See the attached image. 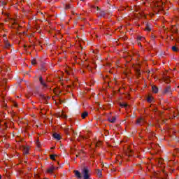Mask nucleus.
<instances>
[{
    "label": "nucleus",
    "mask_w": 179,
    "mask_h": 179,
    "mask_svg": "<svg viewBox=\"0 0 179 179\" xmlns=\"http://www.w3.org/2000/svg\"><path fill=\"white\" fill-rule=\"evenodd\" d=\"M74 173L77 178H82L83 176V179H90V169H89L88 166H84L81 173L79 171H74Z\"/></svg>",
    "instance_id": "obj_1"
},
{
    "label": "nucleus",
    "mask_w": 179,
    "mask_h": 179,
    "mask_svg": "<svg viewBox=\"0 0 179 179\" xmlns=\"http://www.w3.org/2000/svg\"><path fill=\"white\" fill-rule=\"evenodd\" d=\"M164 94H171V86L168 85L163 91Z\"/></svg>",
    "instance_id": "obj_2"
},
{
    "label": "nucleus",
    "mask_w": 179,
    "mask_h": 179,
    "mask_svg": "<svg viewBox=\"0 0 179 179\" xmlns=\"http://www.w3.org/2000/svg\"><path fill=\"white\" fill-rule=\"evenodd\" d=\"M136 124H137V125L142 126V125H143V124H145V120H143V119H142V118H140L136 120Z\"/></svg>",
    "instance_id": "obj_3"
},
{
    "label": "nucleus",
    "mask_w": 179,
    "mask_h": 179,
    "mask_svg": "<svg viewBox=\"0 0 179 179\" xmlns=\"http://www.w3.org/2000/svg\"><path fill=\"white\" fill-rule=\"evenodd\" d=\"M52 136L57 141H61V135L58 134L57 133H54Z\"/></svg>",
    "instance_id": "obj_4"
},
{
    "label": "nucleus",
    "mask_w": 179,
    "mask_h": 179,
    "mask_svg": "<svg viewBox=\"0 0 179 179\" xmlns=\"http://www.w3.org/2000/svg\"><path fill=\"white\" fill-rule=\"evenodd\" d=\"M40 70L43 72H45L47 71V68H45V64H41L40 66Z\"/></svg>",
    "instance_id": "obj_5"
},
{
    "label": "nucleus",
    "mask_w": 179,
    "mask_h": 179,
    "mask_svg": "<svg viewBox=\"0 0 179 179\" xmlns=\"http://www.w3.org/2000/svg\"><path fill=\"white\" fill-rule=\"evenodd\" d=\"M106 14H107V12H106L104 10H99V16H100V17H104Z\"/></svg>",
    "instance_id": "obj_6"
},
{
    "label": "nucleus",
    "mask_w": 179,
    "mask_h": 179,
    "mask_svg": "<svg viewBox=\"0 0 179 179\" xmlns=\"http://www.w3.org/2000/svg\"><path fill=\"white\" fill-rule=\"evenodd\" d=\"M116 120H117V118L115 117H113L112 119H111V117L108 118V121L109 122H111L112 124H114V122H115Z\"/></svg>",
    "instance_id": "obj_7"
},
{
    "label": "nucleus",
    "mask_w": 179,
    "mask_h": 179,
    "mask_svg": "<svg viewBox=\"0 0 179 179\" xmlns=\"http://www.w3.org/2000/svg\"><path fill=\"white\" fill-rule=\"evenodd\" d=\"M152 92L153 93H158L159 92V88L157 87H156L155 85L152 87Z\"/></svg>",
    "instance_id": "obj_8"
},
{
    "label": "nucleus",
    "mask_w": 179,
    "mask_h": 179,
    "mask_svg": "<svg viewBox=\"0 0 179 179\" xmlns=\"http://www.w3.org/2000/svg\"><path fill=\"white\" fill-rule=\"evenodd\" d=\"M87 115H89V113H87L86 111L81 114V117L83 120H85V118H86V117H87Z\"/></svg>",
    "instance_id": "obj_9"
},
{
    "label": "nucleus",
    "mask_w": 179,
    "mask_h": 179,
    "mask_svg": "<svg viewBox=\"0 0 179 179\" xmlns=\"http://www.w3.org/2000/svg\"><path fill=\"white\" fill-rule=\"evenodd\" d=\"M40 96L41 99H43V100H50L51 99L50 96H45L44 94H41Z\"/></svg>",
    "instance_id": "obj_10"
},
{
    "label": "nucleus",
    "mask_w": 179,
    "mask_h": 179,
    "mask_svg": "<svg viewBox=\"0 0 179 179\" xmlns=\"http://www.w3.org/2000/svg\"><path fill=\"white\" fill-rule=\"evenodd\" d=\"M54 170H55V168L54 167V166H52L50 168L48 169V173H52Z\"/></svg>",
    "instance_id": "obj_11"
},
{
    "label": "nucleus",
    "mask_w": 179,
    "mask_h": 179,
    "mask_svg": "<svg viewBox=\"0 0 179 179\" xmlns=\"http://www.w3.org/2000/svg\"><path fill=\"white\" fill-rule=\"evenodd\" d=\"M40 83H41V85L42 86H43V87H45V89H47V87H48V85H47V84L45 83V82H44V80L41 81Z\"/></svg>",
    "instance_id": "obj_12"
},
{
    "label": "nucleus",
    "mask_w": 179,
    "mask_h": 179,
    "mask_svg": "<svg viewBox=\"0 0 179 179\" xmlns=\"http://www.w3.org/2000/svg\"><path fill=\"white\" fill-rule=\"evenodd\" d=\"M145 30H147V31H150V30H152V27L149 25V24H146Z\"/></svg>",
    "instance_id": "obj_13"
},
{
    "label": "nucleus",
    "mask_w": 179,
    "mask_h": 179,
    "mask_svg": "<svg viewBox=\"0 0 179 179\" xmlns=\"http://www.w3.org/2000/svg\"><path fill=\"white\" fill-rule=\"evenodd\" d=\"M5 45H6V48H9L12 47V45H10V43H9V42L8 41L6 42Z\"/></svg>",
    "instance_id": "obj_14"
},
{
    "label": "nucleus",
    "mask_w": 179,
    "mask_h": 179,
    "mask_svg": "<svg viewBox=\"0 0 179 179\" xmlns=\"http://www.w3.org/2000/svg\"><path fill=\"white\" fill-rule=\"evenodd\" d=\"M96 174L99 177H101L102 174H101V170L100 169H97L96 171Z\"/></svg>",
    "instance_id": "obj_15"
},
{
    "label": "nucleus",
    "mask_w": 179,
    "mask_h": 179,
    "mask_svg": "<svg viewBox=\"0 0 179 179\" xmlns=\"http://www.w3.org/2000/svg\"><path fill=\"white\" fill-rule=\"evenodd\" d=\"M71 8H73L72 4H66L65 6V9H71Z\"/></svg>",
    "instance_id": "obj_16"
},
{
    "label": "nucleus",
    "mask_w": 179,
    "mask_h": 179,
    "mask_svg": "<svg viewBox=\"0 0 179 179\" xmlns=\"http://www.w3.org/2000/svg\"><path fill=\"white\" fill-rule=\"evenodd\" d=\"M152 100H153V97H152V96H148V97L147 98V101H148V103H152Z\"/></svg>",
    "instance_id": "obj_17"
},
{
    "label": "nucleus",
    "mask_w": 179,
    "mask_h": 179,
    "mask_svg": "<svg viewBox=\"0 0 179 179\" xmlns=\"http://www.w3.org/2000/svg\"><path fill=\"white\" fill-rule=\"evenodd\" d=\"M120 107H124V108H127L128 107V105L127 103H120Z\"/></svg>",
    "instance_id": "obj_18"
},
{
    "label": "nucleus",
    "mask_w": 179,
    "mask_h": 179,
    "mask_svg": "<svg viewBox=\"0 0 179 179\" xmlns=\"http://www.w3.org/2000/svg\"><path fill=\"white\" fill-rule=\"evenodd\" d=\"M24 155H29V148H24Z\"/></svg>",
    "instance_id": "obj_19"
},
{
    "label": "nucleus",
    "mask_w": 179,
    "mask_h": 179,
    "mask_svg": "<svg viewBox=\"0 0 179 179\" xmlns=\"http://www.w3.org/2000/svg\"><path fill=\"white\" fill-rule=\"evenodd\" d=\"M172 50H173L175 52H177V51H178V49L177 47H176V46H173V47H172Z\"/></svg>",
    "instance_id": "obj_20"
},
{
    "label": "nucleus",
    "mask_w": 179,
    "mask_h": 179,
    "mask_svg": "<svg viewBox=\"0 0 179 179\" xmlns=\"http://www.w3.org/2000/svg\"><path fill=\"white\" fill-rule=\"evenodd\" d=\"M143 39H145V38H143L142 36H138V38H137L138 41H141V40H143Z\"/></svg>",
    "instance_id": "obj_21"
},
{
    "label": "nucleus",
    "mask_w": 179,
    "mask_h": 179,
    "mask_svg": "<svg viewBox=\"0 0 179 179\" xmlns=\"http://www.w3.org/2000/svg\"><path fill=\"white\" fill-rule=\"evenodd\" d=\"M31 62L32 65H36V59H33Z\"/></svg>",
    "instance_id": "obj_22"
},
{
    "label": "nucleus",
    "mask_w": 179,
    "mask_h": 179,
    "mask_svg": "<svg viewBox=\"0 0 179 179\" xmlns=\"http://www.w3.org/2000/svg\"><path fill=\"white\" fill-rule=\"evenodd\" d=\"M51 160H55V155H50Z\"/></svg>",
    "instance_id": "obj_23"
},
{
    "label": "nucleus",
    "mask_w": 179,
    "mask_h": 179,
    "mask_svg": "<svg viewBox=\"0 0 179 179\" xmlns=\"http://www.w3.org/2000/svg\"><path fill=\"white\" fill-rule=\"evenodd\" d=\"M69 129H71L69 127L66 129V134H68V132H69Z\"/></svg>",
    "instance_id": "obj_24"
},
{
    "label": "nucleus",
    "mask_w": 179,
    "mask_h": 179,
    "mask_svg": "<svg viewBox=\"0 0 179 179\" xmlns=\"http://www.w3.org/2000/svg\"><path fill=\"white\" fill-rule=\"evenodd\" d=\"M62 118H68V116H66V115L62 114Z\"/></svg>",
    "instance_id": "obj_25"
},
{
    "label": "nucleus",
    "mask_w": 179,
    "mask_h": 179,
    "mask_svg": "<svg viewBox=\"0 0 179 179\" xmlns=\"http://www.w3.org/2000/svg\"><path fill=\"white\" fill-rule=\"evenodd\" d=\"M43 77H41V76L39 77V82H40V83H41V82H43Z\"/></svg>",
    "instance_id": "obj_26"
},
{
    "label": "nucleus",
    "mask_w": 179,
    "mask_h": 179,
    "mask_svg": "<svg viewBox=\"0 0 179 179\" xmlns=\"http://www.w3.org/2000/svg\"><path fill=\"white\" fill-rule=\"evenodd\" d=\"M165 83H170V80H169V79H166V80H165Z\"/></svg>",
    "instance_id": "obj_27"
},
{
    "label": "nucleus",
    "mask_w": 179,
    "mask_h": 179,
    "mask_svg": "<svg viewBox=\"0 0 179 179\" xmlns=\"http://www.w3.org/2000/svg\"><path fill=\"white\" fill-rule=\"evenodd\" d=\"M15 106L17 107V103H15Z\"/></svg>",
    "instance_id": "obj_28"
},
{
    "label": "nucleus",
    "mask_w": 179,
    "mask_h": 179,
    "mask_svg": "<svg viewBox=\"0 0 179 179\" xmlns=\"http://www.w3.org/2000/svg\"><path fill=\"white\" fill-rule=\"evenodd\" d=\"M97 10H100V8H99V7H97Z\"/></svg>",
    "instance_id": "obj_29"
},
{
    "label": "nucleus",
    "mask_w": 179,
    "mask_h": 179,
    "mask_svg": "<svg viewBox=\"0 0 179 179\" xmlns=\"http://www.w3.org/2000/svg\"><path fill=\"white\" fill-rule=\"evenodd\" d=\"M76 157H79V155H76Z\"/></svg>",
    "instance_id": "obj_30"
},
{
    "label": "nucleus",
    "mask_w": 179,
    "mask_h": 179,
    "mask_svg": "<svg viewBox=\"0 0 179 179\" xmlns=\"http://www.w3.org/2000/svg\"><path fill=\"white\" fill-rule=\"evenodd\" d=\"M55 147H52L51 149H55Z\"/></svg>",
    "instance_id": "obj_31"
},
{
    "label": "nucleus",
    "mask_w": 179,
    "mask_h": 179,
    "mask_svg": "<svg viewBox=\"0 0 179 179\" xmlns=\"http://www.w3.org/2000/svg\"><path fill=\"white\" fill-rule=\"evenodd\" d=\"M0 179H2V176L0 175Z\"/></svg>",
    "instance_id": "obj_32"
},
{
    "label": "nucleus",
    "mask_w": 179,
    "mask_h": 179,
    "mask_svg": "<svg viewBox=\"0 0 179 179\" xmlns=\"http://www.w3.org/2000/svg\"><path fill=\"white\" fill-rule=\"evenodd\" d=\"M56 169V170H58V167H57V168H55Z\"/></svg>",
    "instance_id": "obj_33"
},
{
    "label": "nucleus",
    "mask_w": 179,
    "mask_h": 179,
    "mask_svg": "<svg viewBox=\"0 0 179 179\" xmlns=\"http://www.w3.org/2000/svg\"><path fill=\"white\" fill-rule=\"evenodd\" d=\"M66 73H67L68 74H69V72L66 71Z\"/></svg>",
    "instance_id": "obj_34"
},
{
    "label": "nucleus",
    "mask_w": 179,
    "mask_h": 179,
    "mask_svg": "<svg viewBox=\"0 0 179 179\" xmlns=\"http://www.w3.org/2000/svg\"><path fill=\"white\" fill-rule=\"evenodd\" d=\"M138 75H141V73H140V72H138Z\"/></svg>",
    "instance_id": "obj_35"
},
{
    "label": "nucleus",
    "mask_w": 179,
    "mask_h": 179,
    "mask_svg": "<svg viewBox=\"0 0 179 179\" xmlns=\"http://www.w3.org/2000/svg\"><path fill=\"white\" fill-rule=\"evenodd\" d=\"M80 153H82V152H79V155H80Z\"/></svg>",
    "instance_id": "obj_36"
},
{
    "label": "nucleus",
    "mask_w": 179,
    "mask_h": 179,
    "mask_svg": "<svg viewBox=\"0 0 179 179\" xmlns=\"http://www.w3.org/2000/svg\"><path fill=\"white\" fill-rule=\"evenodd\" d=\"M80 1H85V0H80Z\"/></svg>",
    "instance_id": "obj_37"
}]
</instances>
